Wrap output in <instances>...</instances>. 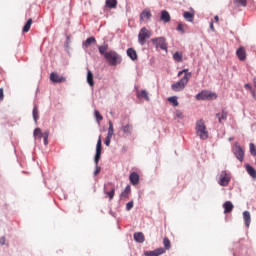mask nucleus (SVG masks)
<instances>
[{"label": "nucleus", "mask_w": 256, "mask_h": 256, "mask_svg": "<svg viewBox=\"0 0 256 256\" xmlns=\"http://www.w3.org/2000/svg\"><path fill=\"white\" fill-rule=\"evenodd\" d=\"M107 49H109L107 44L98 47L100 55H103L108 65H111L112 67L119 65V63H121V56H119L115 50L107 51Z\"/></svg>", "instance_id": "1"}, {"label": "nucleus", "mask_w": 256, "mask_h": 256, "mask_svg": "<svg viewBox=\"0 0 256 256\" xmlns=\"http://www.w3.org/2000/svg\"><path fill=\"white\" fill-rule=\"evenodd\" d=\"M103 151V146H102V142H101V136H99L97 144H96V154L94 157V163L96 165L95 171H94V175L97 176L98 174L101 173V168L99 166V161L101 160V153Z\"/></svg>", "instance_id": "2"}, {"label": "nucleus", "mask_w": 256, "mask_h": 256, "mask_svg": "<svg viewBox=\"0 0 256 256\" xmlns=\"http://www.w3.org/2000/svg\"><path fill=\"white\" fill-rule=\"evenodd\" d=\"M191 73H186L184 74V77L179 80L178 82L172 84L171 89L172 91H183V89H185V87L187 86V84L189 83V79H191Z\"/></svg>", "instance_id": "3"}, {"label": "nucleus", "mask_w": 256, "mask_h": 256, "mask_svg": "<svg viewBox=\"0 0 256 256\" xmlns=\"http://www.w3.org/2000/svg\"><path fill=\"white\" fill-rule=\"evenodd\" d=\"M196 134L200 139H209V132L207 131V126L203 120H198L196 122Z\"/></svg>", "instance_id": "4"}, {"label": "nucleus", "mask_w": 256, "mask_h": 256, "mask_svg": "<svg viewBox=\"0 0 256 256\" xmlns=\"http://www.w3.org/2000/svg\"><path fill=\"white\" fill-rule=\"evenodd\" d=\"M147 39H151V32L147 27H142L138 34V43L144 45L147 43Z\"/></svg>", "instance_id": "5"}, {"label": "nucleus", "mask_w": 256, "mask_h": 256, "mask_svg": "<svg viewBox=\"0 0 256 256\" xmlns=\"http://www.w3.org/2000/svg\"><path fill=\"white\" fill-rule=\"evenodd\" d=\"M152 44L156 49H162L163 51H167V41L164 37H158L152 39Z\"/></svg>", "instance_id": "6"}, {"label": "nucleus", "mask_w": 256, "mask_h": 256, "mask_svg": "<svg viewBox=\"0 0 256 256\" xmlns=\"http://www.w3.org/2000/svg\"><path fill=\"white\" fill-rule=\"evenodd\" d=\"M197 101H207L208 99H217V94L209 91H202L196 95Z\"/></svg>", "instance_id": "7"}, {"label": "nucleus", "mask_w": 256, "mask_h": 256, "mask_svg": "<svg viewBox=\"0 0 256 256\" xmlns=\"http://www.w3.org/2000/svg\"><path fill=\"white\" fill-rule=\"evenodd\" d=\"M104 193L109 198V201H113V197H115V185L108 183L106 186H104Z\"/></svg>", "instance_id": "8"}, {"label": "nucleus", "mask_w": 256, "mask_h": 256, "mask_svg": "<svg viewBox=\"0 0 256 256\" xmlns=\"http://www.w3.org/2000/svg\"><path fill=\"white\" fill-rule=\"evenodd\" d=\"M229 181H231L229 174H227L226 171H222L219 176V185H221V187H227Z\"/></svg>", "instance_id": "9"}, {"label": "nucleus", "mask_w": 256, "mask_h": 256, "mask_svg": "<svg viewBox=\"0 0 256 256\" xmlns=\"http://www.w3.org/2000/svg\"><path fill=\"white\" fill-rule=\"evenodd\" d=\"M50 80L52 83H65L67 79L61 75H59L57 72H52L50 74Z\"/></svg>", "instance_id": "10"}, {"label": "nucleus", "mask_w": 256, "mask_h": 256, "mask_svg": "<svg viewBox=\"0 0 256 256\" xmlns=\"http://www.w3.org/2000/svg\"><path fill=\"white\" fill-rule=\"evenodd\" d=\"M163 253H165V248L160 247L153 251H146V252H144V255L145 256H159V255H163Z\"/></svg>", "instance_id": "11"}, {"label": "nucleus", "mask_w": 256, "mask_h": 256, "mask_svg": "<svg viewBox=\"0 0 256 256\" xmlns=\"http://www.w3.org/2000/svg\"><path fill=\"white\" fill-rule=\"evenodd\" d=\"M121 131L125 135H133V124H131V123L123 124L122 123Z\"/></svg>", "instance_id": "12"}, {"label": "nucleus", "mask_w": 256, "mask_h": 256, "mask_svg": "<svg viewBox=\"0 0 256 256\" xmlns=\"http://www.w3.org/2000/svg\"><path fill=\"white\" fill-rule=\"evenodd\" d=\"M236 55L239 61H245V59H247V51H245L244 47L238 48L236 51Z\"/></svg>", "instance_id": "13"}, {"label": "nucleus", "mask_w": 256, "mask_h": 256, "mask_svg": "<svg viewBox=\"0 0 256 256\" xmlns=\"http://www.w3.org/2000/svg\"><path fill=\"white\" fill-rule=\"evenodd\" d=\"M235 156L237 157L238 161L243 162V159H245V151L241 146H238L235 150Z\"/></svg>", "instance_id": "14"}, {"label": "nucleus", "mask_w": 256, "mask_h": 256, "mask_svg": "<svg viewBox=\"0 0 256 256\" xmlns=\"http://www.w3.org/2000/svg\"><path fill=\"white\" fill-rule=\"evenodd\" d=\"M152 14H151V10L149 9H145L140 13V23H143V21H145V19H151Z\"/></svg>", "instance_id": "15"}, {"label": "nucleus", "mask_w": 256, "mask_h": 256, "mask_svg": "<svg viewBox=\"0 0 256 256\" xmlns=\"http://www.w3.org/2000/svg\"><path fill=\"white\" fill-rule=\"evenodd\" d=\"M160 19L163 21V23H169V21H171V15L166 10H163L161 12Z\"/></svg>", "instance_id": "16"}, {"label": "nucleus", "mask_w": 256, "mask_h": 256, "mask_svg": "<svg viewBox=\"0 0 256 256\" xmlns=\"http://www.w3.org/2000/svg\"><path fill=\"white\" fill-rule=\"evenodd\" d=\"M134 240L137 243H144L145 235L143 234V232H136V233H134Z\"/></svg>", "instance_id": "17"}, {"label": "nucleus", "mask_w": 256, "mask_h": 256, "mask_svg": "<svg viewBox=\"0 0 256 256\" xmlns=\"http://www.w3.org/2000/svg\"><path fill=\"white\" fill-rule=\"evenodd\" d=\"M129 179L132 185H137L139 183V174H137V172H133L130 174Z\"/></svg>", "instance_id": "18"}, {"label": "nucleus", "mask_w": 256, "mask_h": 256, "mask_svg": "<svg viewBox=\"0 0 256 256\" xmlns=\"http://www.w3.org/2000/svg\"><path fill=\"white\" fill-rule=\"evenodd\" d=\"M223 207H224V213L227 214V213H231V211H233V203L231 201H226L224 204H223Z\"/></svg>", "instance_id": "19"}, {"label": "nucleus", "mask_w": 256, "mask_h": 256, "mask_svg": "<svg viewBox=\"0 0 256 256\" xmlns=\"http://www.w3.org/2000/svg\"><path fill=\"white\" fill-rule=\"evenodd\" d=\"M183 17L188 23H193V21H195V14L191 12H184Z\"/></svg>", "instance_id": "20"}, {"label": "nucleus", "mask_w": 256, "mask_h": 256, "mask_svg": "<svg viewBox=\"0 0 256 256\" xmlns=\"http://www.w3.org/2000/svg\"><path fill=\"white\" fill-rule=\"evenodd\" d=\"M127 55L132 59V61H137V51L133 48H128Z\"/></svg>", "instance_id": "21"}, {"label": "nucleus", "mask_w": 256, "mask_h": 256, "mask_svg": "<svg viewBox=\"0 0 256 256\" xmlns=\"http://www.w3.org/2000/svg\"><path fill=\"white\" fill-rule=\"evenodd\" d=\"M243 217L246 227H249L251 225V213H249V211H245L243 212Z\"/></svg>", "instance_id": "22"}, {"label": "nucleus", "mask_w": 256, "mask_h": 256, "mask_svg": "<svg viewBox=\"0 0 256 256\" xmlns=\"http://www.w3.org/2000/svg\"><path fill=\"white\" fill-rule=\"evenodd\" d=\"M92 43H97V40L95 39V37H89L86 39L85 42H83V47H85V49L89 48Z\"/></svg>", "instance_id": "23"}, {"label": "nucleus", "mask_w": 256, "mask_h": 256, "mask_svg": "<svg viewBox=\"0 0 256 256\" xmlns=\"http://www.w3.org/2000/svg\"><path fill=\"white\" fill-rule=\"evenodd\" d=\"M246 171L248 173V175H250V177H252L253 179H256V170L255 168H253L251 165H246Z\"/></svg>", "instance_id": "24"}, {"label": "nucleus", "mask_w": 256, "mask_h": 256, "mask_svg": "<svg viewBox=\"0 0 256 256\" xmlns=\"http://www.w3.org/2000/svg\"><path fill=\"white\" fill-rule=\"evenodd\" d=\"M131 193V186L127 185L125 190L121 193L120 197L121 199H127Z\"/></svg>", "instance_id": "25"}, {"label": "nucleus", "mask_w": 256, "mask_h": 256, "mask_svg": "<svg viewBox=\"0 0 256 256\" xmlns=\"http://www.w3.org/2000/svg\"><path fill=\"white\" fill-rule=\"evenodd\" d=\"M31 25H33V19H28V21L26 22V24L24 25L22 31L23 33H29L30 29H31Z\"/></svg>", "instance_id": "26"}, {"label": "nucleus", "mask_w": 256, "mask_h": 256, "mask_svg": "<svg viewBox=\"0 0 256 256\" xmlns=\"http://www.w3.org/2000/svg\"><path fill=\"white\" fill-rule=\"evenodd\" d=\"M87 83L90 85V87L95 85V82L93 81V72H91V70H88L87 72Z\"/></svg>", "instance_id": "27"}, {"label": "nucleus", "mask_w": 256, "mask_h": 256, "mask_svg": "<svg viewBox=\"0 0 256 256\" xmlns=\"http://www.w3.org/2000/svg\"><path fill=\"white\" fill-rule=\"evenodd\" d=\"M227 115L228 113L226 110H222L221 114L220 113L216 114V117L218 118L219 123H221V121H225L227 119Z\"/></svg>", "instance_id": "28"}, {"label": "nucleus", "mask_w": 256, "mask_h": 256, "mask_svg": "<svg viewBox=\"0 0 256 256\" xmlns=\"http://www.w3.org/2000/svg\"><path fill=\"white\" fill-rule=\"evenodd\" d=\"M173 59L174 61H176L177 63H182L183 62V53L181 52H175L173 55Z\"/></svg>", "instance_id": "29"}, {"label": "nucleus", "mask_w": 256, "mask_h": 256, "mask_svg": "<svg viewBox=\"0 0 256 256\" xmlns=\"http://www.w3.org/2000/svg\"><path fill=\"white\" fill-rule=\"evenodd\" d=\"M109 128H108V134L107 137L113 138V135L115 134V129L113 128V122L110 120L108 122Z\"/></svg>", "instance_id": "30"}, {"label": "nucleus", "mask_w": 256, "mask_h": 256, "mask_svg": "<svg viewBox=\"0 0 256 256\" xmlns=\"http://www.w3.org/2000/svg\"><path fill=\"white\" fill-rule=\"evenodd\" d=\"M235 7H247V0H234Z\"/></svg>", "instance_id": "31"}, {"label": "nucleus", "mask_w": 256, "mask_h": 256, "mask_svg": "<svg viewBox=\"0 0 256 256\" xmlns=\"http://www.w3.org/2000/svg\"><path fill=\"white\" fill-rule=\"evenodd\" d=\"M138 97L140 99H145L146 101H149V93H147V90H141L139 93H138Z\"/></svg>", "instance_id": "32"}, {"label": "nucleus", "mask_w": 256, "mask_h": 256, "mask_svg": "<svg viewBox=\"0 0 256 256\" xmlns=\"http://www.w3.org/2000/svg\"><path fill=\"white\" fill-rule=\"evenodd\" d=\"M106 6H108L109 9H115V7H117V0H106Z\"/></svg>", "instance_id": "33"}, {"label": "nucleus", "mask_w": 256, "mask_h": 256, "mask_svg": "<svg viewBox=\"0 0 256 256\" xmlns=\"http://www.w3.org/2000/svg\"><path fill=\"white\" fill-rule=\"evenodd\" d=\"M163 245H164V248L166 249V251H169V249H171V240H169V238H167V237H164Z\"/></svg>", "instance_id": "34"}, {"label": "nucleus", "mask_w": 256, "mask_h": 256, "mask_svg": "<svg viewBox=\"0 0 256 256\" xmlns=\"http://www.w3.org/2000/svg\"><path fill=\"white\" fill-rule=\"evenodd\" d=\"M169 103L173 104V107H179V101H177V96H172L168 98Z\"/></svg>", "instance_id": "35"}, {"label": "nucleus", "mask_w": 256, "mask_h": 256, "mask_svg": "<svg viewBox=\"0 0 256 256\" xmlns=\"http://www.w3.org/2000/svg\"><path fill=\"white\" fill-rule=\"evenodd\" d=\"M32 113H33V119L35 123H37V119H39V107L34 106Z\"/></svg>", "instance_id": "36"}, {"label": "nucleus", "mask_w": 256, "mask_h": 256, "mask_svg": "<svg viewBox=\"0 0 256 256\" xmlns=\"http://www.w3.org/2000/svg\"><path fill=\"white\" fill-rule=\"evenodd\" d=\"M35 139H43V132H41L40 128H36L34 130Z\"/></svg>", "instance_id": "37"}, {"label": "nucleus", "mask_w": 256, "mask_h": 256, "mask_svg": "<svg viewBox=\"0 0 256 256\" xmlns=\"http://www.w3.org/2000/svg\"><path fill=\"white\" fill-rule=\"evenodd\" d=\"M42 138L44 139V145H49V131L44 132Z\"/></svg>", "instance_id": "38"}, {"label": "nucleus", "mask_w": 256, "mask_h": 256, "mask_svg": "<svg viewBox=\"0 0 256 256\" xmlns=\"http://www.w3.org/2000/svg\"><path fill=\"white\" fill-rule=\"evenodd\" d=\"M249 147H250V153H251V155H253V157H256V148H255V144L250 143Z\"/></svg>", "instance_id": "39"}, {"label": "nucleus", "mask_w": 256, "mask_h": 256, "mask_svg": "<svg viewBox=\"0 0 256 256\" xmlns=\"http://www.w3.org/2000/svg\"><path fill=\"white\" fill-rule=\"evenodd\" d=\"M185 27H187V25L180 23L177 26V31H180V33H185Z\"/></svg>", "instance_id": "40"}, {"label": "nucleus", "mask_w": 256, "mask_h": 256, "mask_svg": "<svg viewBox=\"0 0 256 256\" xmlns=\"http://www.w3.org/2000/svg\"><path fill=\"white\" fill-rule=\"evenodd\" d=\"M95 117H96V121H98V123L100 121H103V116L101 115V113H99L98 110H95Z\"/></svg>", "instance_id": "41"}, {"label": "nucleus", "mask_w": 256, "mask_h": 256, "mask_svg": "<svg viewBox=\"0 0 256 256\" xmlns=\"http://www.w3.org/2000/svg\"><path fill=\"white\" fill-rule=\"evenodd\" d=\"M244 87L245 89H248L249 91H251L253 97H255V90H253V87L250 84H245Z\"/></svg>", "instance_id": "42"}, {"label": "nucleus", "mask_w": 256, "mask_h": 256, "mask_svg": "<svg viewBox=\"0 0 256 256\" xmlns=\"http://www.w3.org/2000/svg\"><path fill=\"white\" fill-rule=\"evenodd\" d=\"M175 117H177V119H183V112H181V110H176Z\"/></svg>", "instance_id": "43"}, {"label": "nucleus", "mask_w": 256, "mask_h": 256, "mask_svg": "<svg viewBox=\"0 0 256 256\" xmlns=\"http://www.w3.org/2000/svg\"><path fill=\"white\" fill-rule=\"evenodd\" d=\"M133 205H134L133 201L128 202L126 204V210L131 211V209H133Z\"/></svg>", "instance_id": "44"}, {"label": "nucleus", "mask_w": 256, "mask_h": 256, "mask_svg": "<svg viewBox=\"0 0 256 256\" xmlns=\"http://www.w3.org/2000/svg\"><path fill=\"white\" fill-rule=\"evenodd\" d=\"M188 71H189V69H184V70L180 71L178 73V77H181L183 75V73H185V75H187V73H191V72H188Z\"/></svg>", "instance_id": "45"}, {"label": "nucleus", "mask_w": 256, "mask_h": 256, "mask_svg": "<svg viewBox=\"0 0 256 256\" xmlns=\"http://www.w3.org/2000/svg\"><path fill=\"white\" fill-rule=\"evenodd\" d=\"M111 137H109V136H107L106 137V140H105V145L107 146V147H109V145H111Z\"/></svg>", "instance_id": "46"}, {"label": "nucleus", "mask_w": 256, "mask_h": 256, "mask_svg": "<svg viewBox=\"0 0 256 256\" xmlns=\"http://www.w3.org/2000/svg\"><path fill=\"white\" fill-rule=\"evenodd\" d=\"M4 98H5L4 90L3 88H0V101H3Z\"/></svg>", "instance_id": "47"}, {"label": "nucleus", "mask_w": 256, "mask_h": 256, "mask_svg": "<svg viewBox=\"0 0 256 256\" xmlns=\"http://www.w3.org/2000/svg\"><path fill=\"white\" fill-rule=\"evenodd\" d=\"M0 245H5V237H0Z\"/></svg>", "instance_id": "48"}, {"label": "nucleus", "mask_w": 256, "mask_h": 256, "mask_svg": "<svg viewBox=\"0 0 256 256\" xmlns=\"http://www.w3.org/2000/svg\"><path fill=\"white\" fill-rule=\"evenodd\" d=\"M210 29L211 31H215V26L213 25V22L210 23Z\"/></svg>", "instance_id": "49"}, {"label": "nucleus", "mask_w": 256, "mask_h": 256, "mask_svg": "<svg viewBox=\"0 0 256 256\" xmlns=\"http://www.w3.org/2000/svg\"><path fill=\"white\" fill-rule=\"evenodd\" d=\"M214 21H215L216 23H219V16H215V17H214Z\"/></svg>", "instance_id": "50"}, {"label": "nucleus", "mask_w": 256, "mask_h": 256, "mask_svg": "<svg viewBox=\"0 0 256 256\" xmlns=\"http://www.w3.org/2000/svg\"><path fill=\"white\" fill-rule=\"evenodd\" d=\"M253 85L256 88V77L253 79Z\"/></svg>", "instance_id": "51"}]
</instances>
